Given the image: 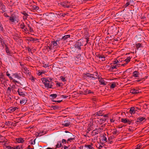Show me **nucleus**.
Instances as JSON below:
<instances>
[{"instance_id": "c03bdc74", "label": "nucleus", "mask_w": 149, "mask_h": 149, "mask_svg": "<svg viewBox=\"0 0 149 149\" xmlns=\"http://www.w3.org/2000/svg\"><path fill=\"white\" fill-rule=\"evenodd\" d=\"M14 147L15 149H22V145H21V146H17L16 147Z\"/></svg>"}, {"instance_id": "20e7f679", "label": "nucleus", "mask_w": 149, "mask_h": 149, "mask_svg": "<svg viewBox=\"0 0 149 149\" xmlns=\"http://www.w3.org/2000/svg\"><path fill=\"white\" fill-rule=\"evenodd\" d=\"M66 133H68V134L67 135V137L69 138L67 141V143H68L69 142H71L73 140H74L75 137H72V136L75 137L72 134L69 132L68 131H65Z\"/></svg>"}, {"instance_id": "37998d69", "label": "nucleus", "mask_w": 149, "mask_h": 149, "mask_svg": "<svg viewBox=\"0 0 149 149\" xmlns=\"http://www.w3.org/2000/svg\"><path fill=\"white\" fill-rule=\"evenodd\" d=\"M29 79L31 80L32 82H34L35 81V80L36 78L33 76H31L30 78H29Z\"/></svg>"}, {"instance_id": "49530a36", "label": "nucleus", "mask_w": 149, "mask_h": 149, "mask_svg": "<svg viewBox=\"0 0 149 149\" xmlns=\"http://www.w3.org/2000/svg\"><path fill=\"white\" fill-rule=\"evenodd\" d=\"M100 59L102 61H104L105 60V57L104 55H101Z\"/></svg>"}, {"instance_id": "a211bd4d", "label": "nucleus", "mask_w": 149, "mask_h": 149, "mask_svg": "<svg viewBox=\"0 0 149 149\" xmlns=\"http://www.w3.org/2000/svg\"><path fill=\"white\" fill-rule=\"evenodd\" d=\"M56 14L58 15V17H63L66 15L65 13L58 12Z\"/></svg>"}, {"instance_id": "b1692460", "label": "nucleus", "mask_w": 149, "mask_h": 149, "mask_svg": "<svg viewBox=\"0 0 149 149\" xmlns=\"http://www.w3.org/2000/svg\"><path fill=\"white\" fill-rule=\"evenodd\" d=\"M70 35H65L62 37L61 40L64 41L67 40L68 38H70Z\"/></svg>"}, {"instance_id": "69168bd1", "label": "nucleus", "mask_w": 149, "mask_h": 149, "mask_svg": "<svg viewBox=\"0 0 149 149\" xmlns=\"http://www.w3.org/2000/svg\"><path fill=\"white\" fill-rule=\"evenodd\" d=\"M61 79L62 81H66L65 78L64 77L62 76L61 77Z\"/></svg>"}, {"instance_id": "9b49d317", "label": "nucleus", "mask_w": 149, "mask_h": 149, "mask_svg": "<svg viewBox=\"0 0 149 149\" xmlns=\"http://www.w3.org/2000/svg\"><path fill=\"white\" fill-rule=\"evenodd\" d=\"M136 111H137V109H136L134 107H132L130 109L129 112L130 113L132 114L135 113Z\"/></svg>"}, {"instance_id": "f03ea898", "label": "nucleus", "mask_w": 149, "mask_h": 149, "mask_svg": "<svg viewBox=\"0 0 149 149\" xmlns=\"http://www.w3.org/2000/svg\"><path fill=\"white\" fill-rule=\"evenodd\" d=\"M41 80L44 84L45 87L48 88H52V86L51 84H50V81L48 79L45 78H42L41 79Z\"/></svg>"}, {"instance_id": "c9c22d12", "label": "nucleus", "mask_w": 149, "mask_h": 149, "mask_svg": "<svg viewBox=\"0 0 149 149\" xmlns=\"http://www.w3.org/2000/svg\"><path fill=\"white\" fill-rule=\"evenodd\" d=\"M0 30L3 32L4 31V30L3 28V27L2 24H1V22H0Z\"/></svg>"}, {"instance_id": "13d9d810", "label": "nucleus", "mask_w": 149, "mask_h": 149, "mask_svg": "<svg viewBox=\"0 0 149 149\" xmlns=\"http://www.w3.org/2000/svg\"><path fill=\"white\" fill-rule=\"evenodd\" d=\"M106 119L104 118L100 119V122H101L102 123H104V121H105Z\"/></svg>"}, {"instance_id": "412c9836", "label": "nucleus", "mask_w": 149, "mask_h": 149, "mask_svg": "<svg viewBox=\"0 0 149 149\" xmlns=\"http://www.w3.org/2000/svg\"><path fill=\"white\" fill-rule=\"evenodd\" d=\"M99 82L100 83V84L101 85H105L107 84V82H106L104 80L102 79H101L99 80Z\"/></svg>"}, {"instance_id": "a18cd8bd", "label": "nucleus", "mask_w": 149, "mask_h": 149, "mask_svg": "<svg viewBox=\"0 0 149 149\" xmlns=\"http://www.w3.org/2000/svg\"><path fill=\"white\" fill-rule=\"evenodd\" d=\"M45 72H40V70H38V73H37V74L38 76H40L43 73H44Z\"/></svg>"}, {"instance_id": "cd10ccee", "label": "nucleus", "mask_w": 149, "mask_h": 149, "mask_svg": "<svg viewBox=\"0 0 149 149\" xmlns=\"http://www.w3.org/2000/svg\"><path fill=\"white\" fill-rule=\"evenodd\" d=\"M57 95L56 94H53L50 95V97H51V99L55 98L57 97Z\"/></svg>"}, {"instance_id": "0e129e2a", "label": "nucleus", "mask_w": 149, "mask_h": 149, "mask_svg": "<svg viewBox=\"0 0 149 149\" xmlns=\"http://www.w3.org/2000/svg\"><path fill=\"white\" fill-rule=\"evenodd\" d=\"M21 13L24 15L25 16H26L27 15V14L26 13V12L25 11H23L22 12H21Z\"/></svg>"}, {"instance_id": "3c124183", "label": "nucleus", "mask_w": 149, "mask_h": 149, "mask_svg": "<svg viewBox=\"0 0 149 149\" xmlns=\"http://www.w3.org/2000/svg\"><path fill=\"white\" fill-rule=\"evenodd\" d=\"M141 147V145L139 144L137 146L136 148L135 149H140Z\"/></svg>"}, {"instance_id": "6ab92c4d", "label": "nucleus", "mask_w": 149, "mask_h": 149, "mask_svg": "<svg viewBox=\"0 0 149 149\" xmlns=\"http://www.w3.org/2000/svg\"><path fill=\"white\" fill-rule=\"evenodd\" d=\"M103 111H99L96 113L95 114V116H103V113H102Z\"/></svg>"}, {"instance_id": "1a4fd4ad", "label": "nucleus", "mask_w": 149, "mask_h": 149, "mask_svg": "<svg viewBox=\"0 0 149 149\" xmlns=\"http://www.w3.org/2000/svg\"><path fill=\"white\" fill-rule=\"evenodd\" d=\"M0 42L1 43V45L2 46V47H3L4 45H5V44L4 41V39L3 38V37L1 36V35L0 34Z\"/></svg>"}, {"instance_id": "864d4df0", "label": "nucleus", "mask_w": 149, "mask_h": 149, "mask_svg": "<svg viewBox=\"0 0 149 149\" xmlns=\"http://www.w3.org/2000/svg\"><path fill=\"white\" fill-rule=\"evenodd\" d=\"M53 43V46L54 47H56L57 45V43H56L55 41H53L52 42Z\"/></svg>"}, {"instance_id": "680f3d73", "label": "nucleus", "mask_w": 149, "mask_h": 149, "mask_svg": "<svg viewBox=\"0 0 149 149\" xmlns=\"http://www.w3.org/2000/svg\"><path fill=\"white\" fill-rule=\"evenodd\" d=\"M103 139L102 140L103 141H104L106 142L107 141V139L106 137L104 135H103Z\"/></svg>"}, {"instance_id": "0eeeda50", "label": "nucleus", "mask_w": 149, "mask_h": 149, "mask_svg": "<svg viewBox=\"0 0 149 149\" xmlns=\"http://www.w3.org/2000/svg\"><path fill=\"white\" fill-rule=\"evenodd\" d=\"M146 119L145 118L143 117H139L137 119L136 121V124H138V123H141L143 121L144 122L146 121Z\"/></svg>"}, {"instance_id": "5fc2aeb1", "label": "nucleus", "mask_w": 149, "mask_h": 149, "mask_svg": "<svg viewBox=\"0 0 149 149\" xmlns=\"http://www.w3.org/2000/svg\"><path fill=\"white\" fill-rule=\"evenodd\" d=\"M43 66L45 68H47L49 67V65L48 63H43Z\"/></svg>"}, {"instance_id": "423d86ee", "label": "nucleus", "mask_w": 149, "mask_h": 149, "mask_svg": "<svg viewBox=\"0 0 149 149\" xmlns=\"http://www.w3.org/2000/svg\"><path fill=\"white\" fill-rule=\"evenodd\" d=\"M81 56L80 54H78L77 56L74 57L75 60L76 61H77V62L76 61L75 63L77 64H80L81 62H83L81 61V59L80 58V57Z\"/></svg>"}, {"instance_id": "f3484780", "label": "nucleus", "mask_w": 149, "mask_h": 149, "mask_svg": "<svg viewBox=\"0 0 149 149\" xmlns=\"http://www.w3.org/2000/svg\"><path fill=\"white\" fill-rule=\"evenodd\" d=\"M130 92L133 94H136L139 93V90L133 89H132L130 91Z\"/></svg>"}, {"instance_id": "4c0bfd02", "label": "nucleus", "mask_w": 149, "mask_h": 149, "mask_svg": "<svg viewBox=\"0 0 149 149\" xmlns=\"http://www.w3.org/2000/svg\"><path fill=\"white\" fill-rule=\"evenodd\" d=\"M13 17H14V19L15 22V21H16V22H18L19 21V19H18V17H17V16H16L15 15L13 16Z\"/></svg>"}, {"instance_id": "8fccbe9b", "label": "nucleus", "mask_w": 149, "mask_h": 149, "mask_svg": "<svg viewBox=\"0 0 149 149\" xmlns=\"http://www.w3.org/2000/svg\"><path fill=\"white\" fill-rule=\"evenodd\" d=\"M6 147L7 148V149H15L14 147H11L9 146H6Z\"/></svg>"}, {"instance_id": "72a5a7b5", "label": "nucleus", "mask_w": 149, "mask_h": 149, "mask_svg": "<svg viewBox=\"0 0 149 149\" xmlns=\"http://www.w3.org/2000/svg\"><path fill=\"white\" fill-rule=\"evenodd\" d=\"M39 8L38 6L36 5H33L32 6V8L33 10H38Z\"/></svg>"}, {"instance_id": "f8f14e48", "label": "nucleus", "mask_w": 149, "mask_h": 149, "mask_svg": "<svg viewBox=\"0 0 149 149\" xmlns=\"http://www.w3.org/2000/svg\"><path fill=\"white\" fill-rule=\"evenodd\" d=\"M5 50L6 53H7L8 55H11V53L10 51L9 50L8 47L6 45H5Z\"/></svg>"}, {"instance_id": "09e8293b", "label": "nucleus", "mask_w": 149, "mask_h": 149, "mask_svg": "<svg viewBox=\"0 0 149 149\" xmlns=\"http://www.w3.org/2000/svg\"><path fill=\"white\" fill-rule=\"evenodd\" d=\"M35 140L36 139L34 140H33L32 139L30 140V142H31V145H34L35 143Z\"/></svg>"}, {"instance_id": "a878e982", "label": "nucleus", "mask_w": 149, "mask_h": 149, "mask_svg": "<svg viewBox=\"0 0 149 149\" xmlns=\"http://www.w3.org/2000/svg\"><path fill=\"white\" fill-rule=\"evenodd\" d=\"M0 8L2 10V13L4 12L5 11L4 10L6 9V7L5 5L2 3L0 4Z\"/></svg>"}, {"instance_id": "e2e57ef3", "label": "nucleus", "mask_w": 149, "mask_h": 149, "mask_svg": "<svg viewBox=\"0 0 149 149\" xmlns=\"http://www.w3.org/2000/svg\"><path fill=\"white\" fill-rule=\"evenodd\" d=\"M86 43H85L84 45V46H85L87 44L88 42V41H89V38L88 37H87L86 38Z\"/></svg>"}, {"instance_id": "c85d7f7f", "label": "nucleus", "mask_w": 149, "mask_h": 149, "mask_svg": "<svg viewBox=\"0 0 149 149\" xmlns=\"http://www.w3.org/2000/svg\"><path fill=\"white\" fill-rule=\"evenodd\" d=\"M19 26L20 28L22 29H24L25 27V25L23 22H22V23L20 24Z\"/></svg>"}, {"instance_id": "de8ad7c7", "label": "nucleus", "mask_w": 149, "mask_h": 149, "mask_svg": "<svg viewBox=\"0 0 149 149\" xmlns=\"http://www.w3.org/2000/svg\"><path fill=\"white\" fill-rule=\"evenodd\" d=\"M119 63L117 59H116L114 61H113V64H117V65H119L118 63Z\"/></svg>"}, {"instance_id": "aec40b11", "label": "nucleus", "mask_w": 149, "mask_h": 149, "mask_svg": "<svg viewBox=\"0 0 149 149\" xmlns=\"http://www.w3.org/2000/svg\"><path fill=\"white\" fill-rule=\"evenodd\" d=\"M27 101V100L26 98H23L20 100V103L21 104H25L26 102Z\"/></svg>"}, {"instance_id": "f704fd0d", "label": "nucleus", "mask_w": 149, "mask_h": 149, "mask_svg": "<svg viewBox=\"0 0 149 149\" xmlns=\"http://www.w3.org/2000/svg\"><path fill=\"white\" fill-rule=\"evenodd\" d=\"M136 47L137 48L141 47H142V44L139 43L136 45Z\"/></svg>"}, {"instance_id": "6e6d98bb", "label": "nucleus", "mask_w": 149, "mask_h": 149, "mask_svg": "<svg viewBox=\"0 0 149 149\" xmlns=\"http://www.w3.org/2000/svg\"><path fill=\"white\" fill-rule=\"evenodd\" d=\"M144 81V79L143 78H141V79H137L135 81H136V82H139V81Z\"/></svg>"}, {"instance_id": "052dcab7", "label": "nucleus", "mask_w": 149, "mask_h": 149, "mask_svg": "<svg viewBox=\"0 0 149 149\" xmlns=\"http://www.w3.org/2000/svg\"><path fill=\"white\" fill-rule=\"evenodd\" d=\"M28 40H30V41H35L36 40L33 38H29V39H28Z\"/></svg>"}, {"instance_id": "7c9ffc66", "label": "nucleus", "mask_w": 149, "mask_h": 149, "mask_svg": "<svg viewBox=\"0 0 149 149\" xmlns=\"http://www.w3.org/2000/svg\"><path fill=\"white\" fill-rule=\"evenodd\" d=\"M59 107L57 105L52 106L51 108L54 110H56L58 109Z\"/></svg>"}, {"instance_id": "5701e85b", "label": "nucleus", "mask_w": 149, "mask_h": 149, "mask_svg": "<svg viewBox=\"0 0 149 149\" xmlns=\"http://www.w3.org/2000/svg\"><path fill=\"white\" fill-rule=\"evenodd\" d=\"M56 148L55 149H56V148H59L61 147L62 146V143H61V141H58L56 145Z\"/></svg>"}, {"instance_id": "393cba45", "label": "nucleus", "mask_w": 149, "mask_h": 149, "mask_svg": "<svg viewBox=\"0 0 149 149\" xmlns=\"http://www.w3.org/2000/svg\"><path fill=\"white\" fill-rule=\"evenodd\" d=\"M24 72L26 74L30 75V74L29 70L26 67H24Z\"/></svg>"}, {"instance_id": "58836bf2", "label": "nucleus", "mask_w": 149, "mask_h": 149, "mask_svg": "<svg viewBox=\"0 0 149 149\" xmlns=\"http://www.w3.org/2000/svg\"><path fill=\"white\" fill-rule=\"evenodd\" d=\"M6 75L9 77L10 80L13 79V78L10 76V74L8 73V71L6 72Z\"/></svg>"}, {"instance_id": "ddd939ff", "label": "nucleus", "mask_w": 149, "mask_h": 149, "mask_svg": "<svg viewBox=\"0 0 149 149\" xmlns=\"http://www.w3.org/2000/svg\"><path fill=\"white\" fill-rule=\"evenodd\" d=\"M15 141L18 143H22L24 141V139L22 138H17L15 139Z\"/></svg>"}, {"instance_id": "2f4dec72", "label": "nucleus", "mask_w": 149, "mask_h": 149, "mask_svg": "<svg viewBox=\"0 0 149 149\" xmlns=\"http://www.w3.org/2000/svg\"><path fill=\"white\" fill-rule=\"evenodd\" d=\"M119 66L118 65H111V68L112 69V70H113L114 69H117V67H119Z\"/></svg>"}, {"instance_id": "79ce46f5", "label": "nucleus", "mask_w": 149, "mask_h": 149, "mask_svg": "<svg viewBox=\"0 0 149 149\" xmlns=\"http://www.w3.org/2000/svg\"><path fill=\"white\" fill-rule=\"evenodd\" d=\"M85 147L89 149H94V148L90 145H85Z\"/></svg>"}, {"instance_id": "a19ab883", "label": "nucleus", "mask_w": 149, "mask_h": 149, "mask_svg": "<svg viewBox=\"0 0 149 149\" xmlns=\"http://www.w3.org/2000/svg\"><path fill=\"white\" fill-rule=\"evenodd\" d=\"M116 86V84L115 82H113V83H112L111 86H110V88H114Z\"/></svg>"}, {"instance_id": "bb28decb", "label": "nucleus", "mask_w": 149, "mask_h": 149, "mask_svg": "<svg viewBox=\"0 0 149 149\" xmlns=\"http://www.w3.org/2000/svg\"><path fill=\"white\" fill-rule=\"evenodd\" d=\"M70 125V123L68 121H65L64 123L63 124V125L65 127L69 126V125Z\"/></svg>"}, {"instance_id": "603ef678", "label": "nucleus", "mask_w": 149, "mask_h": 149, "mask_svg": "<svg viewBox=\"0 0 149 149\" xmlns=\"http://www.w3.org/2000/svg\"><path fill=\"white\" fill-rule=\"evenodd\" d=\"M11 90L13 94H17V91L15 89H12Z\"/></svg>"}, {"instance_id": "4d7b16f0", "label": "nucleus", "mask_w": 149, "mask_h": 149, "mask_svg": "<svg viewBox=\"0 0 149 149\" xmlns=\"http://www.w3.org/2000/svg\"><path fill=\"white\" fill-rule=\"evenodd\" d=\"M118 133V132L117 131L116 129H114L113 130V134H117Z\"/></svg>"}, {"instance_id": "f257e3e1", "label": "nucleus", "mask_w": 149, "mask_h": 149, "mask_svg": "<svg viewBox=\"0 0 149 149\" xmlns=\"http://www.w3.org/2000/svg\"><path fill=\"white\" fill-rule=\"evenodd\" d=\"M87 77L91 78V79L94 80L97 78H98L99 75L97 72H95L93 74H91L90 73H86L85 74Z\"/></svg>"}, {"instance_id": "4468645a", "label": "nucleus", "mask_w": 149, "mask_h": 149, "mask_svg": "<svg viewBox=\"0 0 149 149\" xmlns=\"http://www.w3.org/2000/svg\"><path fill=\"white\" fill-rule=\"evenodd\" d=\"M83 93L84 95H87L90 93L93 94V92H92L90 90L86 89L83 91Z\"/></svg>"}, {"instance_id": "dca6fc26", "label": "nucleus", "mask_w": 149, "mask_h": 149, "mask_svg": "<svg viewBox=\"0 0 149 149\" xmlns=\"http://www.w3.org/2000/svg\"><path fill=\"white\" fill-rule=\"evenodd\" d=\"M17 107H10L8 109L10 112H13L15 111L17 109H18Z\"/></svg>"}, {"instance_id": "4be33fe9", "label": "nucleus", "mask_w": 149, "mask_h": 149, "mask_svg": "<svg viewBox=\"0 0 149 149\" xmlns=\"http://www.w3.org/2000/svg\"><path fill=\"white\" fill-rule=\"evenodd\" d=\"M20 74L16 73H14L13 74V76H14V78H17L18 79H20L21 78Z\"/></svg>"}, {"instance_id": "338daca9", "label": "nucleus", "mask_w": 149, "mask_h": 149, "mask_svg": "<svg viewBox=\"0 0 149 149\" xmlns=\"http://www.w3.org/2000/svg\"><path fill=\"white\" fill-rule=\"evenodd\" d=\"M115 119H114L113 118H111L110 119V122L111 123H114L115 121Z\"/></svg>"}, {"instance_id": "7ed1b4c3", "label": "nucleus", "mask_w": 149, "mask_h": 149, "mask_svg": "<svg viewBox=\"0 0 149 149\" xmlns=\"http://www.w3.org/2000/svg\"><path fill=\"white\" fill-rule=\"evenodd\" d=\"M84 41L83 40L80 39L78 40L75 44V47L77 48L78 49H81V46L84 44Z\"/></svg>"}, {"instance_id": "bf43d9fd", "label": "nucleus", "mask_w": 149, "mask_h": 149, "mask_svg": "<svg viewBox=\"0 0 149 149\" xmlns=\"http://www.w3.org/2000/svg\"><path fill=\"white\" fill-rule=\"evenodd\" d=\"M16 88V86L15 85H13L11 86V90L12 89H15Z\"/></svg>"}, {"instance_id": "774afa93", "label": "nucleus", "mask_w": 149, "mask_h": 149, "mask_svg": "<svg viewBox=\"0 0 149 149\" xmlns=\"http://www.w3.org/2000/svg\"><path fill=\"white\" fill-rule=\"evenodd\" d=\"M130 4V3L129 1L128 2H127L126 4H125V5L124 6V7H127Z\"/></svg>"}, {"instance_id": "2eb2a0df", "label": "nucleus", "mask_w": 149, "mask_h": 149, "mask_svg": "<svg viewBox=\"0 0 149 149\" xmlns=\"http://www.w3.org/2000/svg\"><path fill=\"white\" fill-rule=\"evenodd\" d=\"M139 73L137 71H134L132 73V76L134 77H139Z\"/></svg>"}, {"instance_id": "473e14b6", "label": "nucleus", "mask_w": 149, "mask_h": 149, "mask_svg": "<svg viewBox=\"0 0 149 149\" xmlns=\"http://www.w3.org/2000/svg\"><path fill=\"white\" fill-rule=\"evenodd\" d=\"M45 134L44 132L43 131H40L38 133V136H41L42 135H44Z\"/></svg>"}, {"instance_id": "6e6552de", "label": "nucleus", "mask_w": 149, "mask_h": 149, "mask_svg": "<svg viewBox=\"0 0 149 149\" xmlns=\"http://www.w3.org/2000/svg\"><path fill=\"white\" fill-rule=\"evenodd\" d=\"M17 92L19 95L22 97L24 96L25 95V93H27L26 92L22 91V90L20 88L18 89Z\"/></svg>"}, {"instance_id": "c756f323", "label": "nucleus", "mask_w": 149, "mask_h": 149, "mask_svg": "<svg viewBox=\"0 0 149 149\" xmlns=\"http://www.w3.org/2000/svg\"><path fill=\"white\" fill-rule=\"evenodd\" d=\"M131 58V57L130 56L128 57L127 58L125 59V61L126 63H127H127L130 61Z\"/></svg>"}, {"instance_id": "39448f33", "label": "nucleus", "mask_w": 149, "mask_h": 149, "mask_svg": "<svg viewBox=\"0 0 149 149\" xmlns=\"http://www.w3.org/2000/svg\"><path fill=\"white\" fill-rule=\"evenodd\" d=\"M132 120H130L127 118H122L121 119V122L124 123H127L128 125H130L132 123Z\"/></svg>"}, {"instance_id": "9d476101", "label": "nucleus", "mask_w": 149, "mask_h": 149, "mask_svg": "<svg viewBox=\"0 0 149 149\" xmlns=\"http://www.w3.org/2000/svg\"><path fill=\"white\" fill-rule=\"evenodd\" d=\"M99 129H96L95 130H94L91 132V135L92 136H94L97 134L99 133Z\"/></svg>"}, {"instance_id": "e433bc0d", "label": "nucleus", "mask_w": 149, "mask_h": 149, "mask_svg": "<svg viewBox=\"0 0 149 149\" xmlns=\"http://www.w3.org/2000/svg\"><path fill=\"white\" fill-rule=\"evenodd\" d=\"M11 81H12V82L15 84L16 85V83H17L18 84H20V83L16 80H15V79H14L13 78V79L11 80Z\"/></svg>"}, {"instance_id": "ea45409f", "label": "nucleus", "mask_w": 149, "mask_h": 149, "mask_svg": "<svg viewBox=\"0 0 149 149\" xmlns=\"http://www.w3.org/2000/svg\"><path fill=\"white\" fill-rule=\"evenodd\" d=\"M9 17V20H10L11 22H15L13 16H10Z\"/></svg>"}]
</instances>
